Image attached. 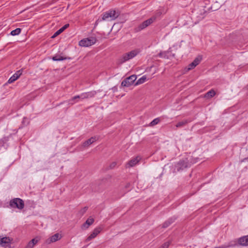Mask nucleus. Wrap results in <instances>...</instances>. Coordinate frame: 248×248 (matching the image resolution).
Segmentation results:
<instances>
[{
    "label": "nucleus",
    "mask_w": 248,
    "mask_h": 248,
    "mask_svg": "<svg viewBox=\"0 0 248 248\" xmlns=\"http://www.w3.org/2000/svg\"><path fill=\"white\" fill-rule=\"evenodd\" d=\"M99 23V22H97V23L96 21L95 23V26H97Z\"/></svg>",
    "instance_id": "nucleus-37"
},
{
    "label": "nucleus",
    "mask_w": 248,
    "mask_h": 248,
    "mask_svg": "<svg viewBox=\"0 0 248 248\" xmlns=\"http://www.w3.org/2000/svg\"><path fill=\"white\" fill-rule=\"evenodd\" d=\"M80 100V95H76L68 101L69 105H73L76 103H78Z\"/></svg>",
    "instance_id": "nucleus-14"
},
{
    "label": "nucleus",
    "mask_w": 248,
    "mask_h": 248,
    "mask_svg": "<svg viewBox=\"0 0 248 248\" xmlns=\"http://www.w3.org/2000/svg\"><path fill=\"white\" fill-rule=\"evenodd\" d=\"M203 13L204 14H206V11H205L204 10H203Z\"/></svg>",
    "instance_id": "nucleus-38"
},
{
    "label": "nucleus",
    "mask_w": 248,
    "mask_h": 248,
    "mask_svg": "<svg viewBox=\"0 0 248 248\" xmlns=\"http://www.w3.org/2000/svg\"><path fill=\"white\" fill-rule=\"evenodd\" d=\"M248 160V157H246L245 158L243 159V161L244 162V161H246L247 160Z\"/></svg>",
    "instance_id": "nucleus-36"
},
{
    "label": "nucleus",
    "mask_w": 248,
    "mask_h": 248,
    "mask_svg": "<svg viewBox=\"0 0 248 248\" xmlns=\"http://www.w3.org/2000/svg\"><path fill=\"white\" fill-rule=\"evenodd\" d=\"M139 51L136 50H133L129 52L128 53H126L122 55V56L118 60V63L119 64H122V63L128 61L130 59H131L135 57L138 54Z\"/></svg>",
    "instance_id": "nucleus-2"
},
{
    "label": "nucleus",
    "mask_w": 248,
    "mask_h": 248,
    "mask_svg": "<svg viewBox=\"0 0 248 248\" xmlns=\"http://www.w3.org/2000/svg\"><path fill=\"white\" fill-rule=\"evenodd\" d=\"M69 26V24H66L64 25L63 27L58 30L57 31H56L54 34L52 36L51 38H54L56 37L57 36L61 34L62 32L66 29H67Z\"/></svg>",
    "instance_id": "nucleus-13"
},
{
    "label": "nucleus",
    "mask_w": 248,
    "mask_h": 248,
    "mask_svg": "<svg viewBox=\"0 0 248 248\" xmlns=\"http://www.w3.org/2000/svg\"><path fill=\"white\" fill-rule=\"evenodd\" d=\"M188 123V121L187 120H184L181 122H179V123H178L175 126L177 128L182 127L186 125Z\"/></svg>",
    "instance_id": "nucleus-26"
},
{
    "label": "nucleus",
    "mask_w": 248,
    "mask_h": 248,
    "mask_svg": "<svg viewBox=\"0 0 248 248\" xmlns=\"http://www.w3.org/2000/svg\"><path fill=\"white\" fill-rule=\"evenodd\" d=\"M192 164H193V162L191 160V158H185L178 162L176 166L177 170H182L184 169L189 167Z\"/></svg>",
    "instance_id": "nucleus-3"
},
{
    "label": "nucleus",
    "mask_w": 248,
    "mask_h": 248,
    "mask_svg": "<svg viewBox=\"0 0 248 248\" xmlns=\"http://www.w3.org/2000/svg\"><path fill=\"white\" fill-rule=\"evenodd\" d=\"M170 244V242L165 243L160 248H168Z\"/></svg>",
    "instance_id": "nucleus-33"
},
{
    "label": "nucleus",
    "mask_w": 248,
    "mask_h": 248,
    "mask_svg": "<svg viewBox=\"0 0 248 248\" xmlns=\"http://www.w3.org/2000/svg\"><path fill=\"white\" fill-rule=\"evenodd\" d=\"M158 56L160 58H167V52L166 51H162L160 52L158 54Z\"/></svg>",
    "instance_id": "nucleus-31"
},
{
    "label": "nucleus",
    "mask_w": 248,
    "mask_h": 248,
    "mask_svg": "<svg viewBox=\"0 0 248 248\" xmlns=\"http://www.w3.org/2000/svg\"><path fill=\"white\" fill-rule=\"evenodd\" d=\"M21 29L16 28V29L12 31L11 32L10 34L13 36L18 35L21 32Z\"/></svg>",
    "instance_id": "nucleus-29"
},
{
    "label": "nucleus",
    "mask_w": 248,
    "mask_h": 248,
    "mask_svg": "<svg viewBox=\"0 0 248 248\" xmlns=\"http://www.w3.org/2000/svg\"><path fill=\"white\" fill-rule=\"evenodd\" d=\"M9 205L12 208L21 210L24 207V202L20 198H15L10 201Z\"/></svg>",
    "instance_id": "nucleus-4"
},
{
    "label": "nucleus",
    "mask_w": 248,
    "mask_h": 248,
    "mask_svg": "<svg viewBox=\"0 0 248 248\" xmlns=\"http://www.w3.org/2000/svg\"><path fill=\"white\" fill-rule=\"evenodd\" d=\"M137 79V76L133 75L125 78L121 83V86L123 87H129L132 85Z\"/></svg>",
    "instance_id": "nucleus-6"
},
{
    "label": "nucleus",
    "mask_w": 248,
    "mask_h": 248,
    "mask_svg": "<svg viewBox=\"0 0 248 248\" xmlns=\"http://www.w3.org/2000/svg\"><path fill=\"white\" fill-rule=\"evenodd\" d=\"M96 42L95 37H90L82 39L79 42V45L81 46L88 47L94 44Z\"/></svg>",
    "instance_id": "nucleus-5"
},
{
    "label": "nucleus",
    "mask_w": 248,
    "mask_h": 248,
    "mask_svg": "<svg viewBox=\"0 0 248 248\" xmlns=\"http://www.w3.org/2000/svg\"><path fill=\"white\" fill-rule=\"evenodd\" d=\"M96 140V137H92L90 139L86 140L82 144V146L83 147H87L89 146L91 144L93 143Z\"/></svg>",
    "instance_id": "nucleus-16"
},
{
    "label": "nucleus",
    "mask_w": 248,
    "mask_h": 248,
    "mask_svg": "<svg viewBox=\"0 0 248 248\" xmlns=\"http://www.w3.org/2000/svg\"><path fill=\"white\" fill-rule=\"evenodd\" d=\"M238 243L242 246H248V235L240 237L238 239Z\"/></svg>",
    "instance_id": "nucleus-15"
},
{
    "label": "nucleus",
    "mask_w": 248,
    "mask_h": 248,
    "mask_svg": "<svg viewBox=\"0 0 248 248\" xmlns=\"http://www.w3.org/2000/svg\"><path fill=\"white\" fill-rule=\"evenodd\" d=\"M9 244H10V239L9 237H0V245L1 246L6 247Z\"/></svg>",
    "instance_id": "nucleus-12"
},
{
    "label": "nucleus",
    "mask_w": 248,
    "mask_h": 248,
    "mask_svg": "<svg viewBox=\"0 0 248 248\" xmlns=\"http://www.w3.org/2000/svg\"><path fill=\"white\" fill-rule=\"evenodd\" d=\"M120 15L118 10L110 9L103 13L102 14V17L98 18L96 22H100L102 21H111L116 19Z\"/></svg>",
    "instance_id": "nucleus-1"
},
{
    "label": "nucleus",
    "mask_w": 248,
    "mask_h": 248,
    "mask_svg": "<svg viewBox=\"0 0 248 248\" xmlns=\"http://www.w3.org/2000/svg\"><path fill=\"white\" fill-rule=\"evenodd\" d=\"M61 235L58 233H55L53 235L51 236L48 239H47L46 241V242L47 244H50L51 243L55 242L61 238Z\"/></svg>",
    "instance_id": "nucleus-9"
},
{
    "label": "nucleus",
    "mask_w": 248,
    "mask_h": 248,
    "mask_svg": "<svg viewBox=\"0 0 248 248\" xmlns=\"http://www.w3.org/2000/svg\"><path fill=\"white\" fill-rule=\"evenodd\" d=\"M116 162H113L112 163H111V164L109 166V168L110 169H113L116 166Z\"/></svg>",
    "instance_id": "nucleus-35"
},
{
    "label": "nucleus",
    "mask_w": 248,
    "mask_h": 248,
    "mask_svg": "<svg viewBox=\"0 0 248 248\" xmlns=\"http://www.w3.org/2000/svg\"><path fill=\"white\" fill-rule=\"evenodd\" d=\"M215 91L214 90L212 89L206 93V94H205V97L211 98L214 97L215 95Z\"/></svg>",
    "instance_id": "nucleus-25"
},
{
    "label": "nucleus",
    "mask_w": 248,
    "mask_h": 248,
    "mask_svg": "<svg viewBox=\"0 0 248 248\" xmlns=\"http://www.w3.org/2000/svg\"><path fill=\"white\" fill-rule=\"evenodd\" d=\"M160 121L159 118H156L154 119L150 124L149 126H153L157 124H158Z\"/></svg>",
    "instance_id": "nucleus-28"
},
{
    "label": "nucleus",
    "mask_w": 248,
    "mask_h": 248,
    "mask_svg": "<svg viewBox=\"0 0 248 248\" xmlns=\"http://www.w3.org/2000/svg\"><path fill=\"white\" fill-rule=\"evenodd\" d=\"M38 240L36 238H33L31 240L28 244L26 248H32L34 245L37 243Z\"/></svg>",
    "instance_id": "nucleus-19"
},
{
    "label": "nucleus",
    "mask_w": 248,
    "mask_h": 248,
    "mask_svg": "<svg viewBox=\"0 0 248 248\" xmlns=\"http://www.w3.org/2000/svg\"><path fill=\"white\" fill-rule=\"evenodd\" d=\"M236 246V243L235 242H230L228 244H225L219 246L218 248H228L231 247H233Z\"/></svg>",
    "instance_id": "nucleus-22"
},
{
    "label": "nucleus",
    "mask_w": 248,
    "mask_h": 248,
    "mask_svg": "<svg viewBox=\"0 0 248 248\" xmlns=\"http://www.w3.org/2000/svg\"><path fill=\"white\" fill-rule=\"evenodd\" d=\"M12 134H11L8 136H4L0 140V142L3 144V145L7 144L9 141L10 139L12 137Z\"/></svg>",
    "instance_id": "nucleus-20"
},
{
    "label": "nucleus",
    "mask_w": 248,
    "mask_h": 248,
    "mask_svg": "<svg viewBox=\"0 0 248 248\" xmlns=\"http://www.w3.org/2000/svg\"><path fill=\"white\" fill-rule=\"evenodd\" d=\"M66 59V57L62 56L60 55H55L52 58V60L54 61H61Z\"/></svg>",
    "instance_id": "nucleus-23"
},
{
    "label": "nucleus",
    "mask_w": 248,
    "mask_h": 248,
    "mask_svg": "<svg viewBox=\"0 0 248 248\" xmlns=\"http://www.w3.org/2000/svg\"><path fill=\"white\" fill-rule=\"evenodd\" d=\"M247 88L248 89V84L247 86Z\"/></svg>",
    "instance_id": "nucleus-39"
},
{
    "label": "nucleus",
    "mask_w": 248,
    "mask_h": 248,
    "mask_svg": "<svg viewBox=\"0 0 248 248\" xmlns=\"http://www.w3.org/2000/svg\"><path fill=\"white\" fill-rule=\"evenodd\" d=\"M100 228H95L93 232L87 238L86 242H88L95 238L100 232Z\"/></svg>",
    "instance_id": "nucleus-10"
},
{
    "label": "nucleus",
    "mask_w": 248,
    "mask_h": 248,
    "mask_svg": "<svg viewBox=\"0 0 248 248\" xmlns=\"http://www.w3.org/2000/svg\"><path fill=\"white\" fill-rule=\"evenodd\" d=\"M140 158L139 157H135L132 159H131L126 164V167H132L136 165L139 161Z\"/></svg>",
    "instance_id": "nucleus-11"
},
{
    "label": "nucleus",
    "mask_w": 248,
    "mask_h": 248,
    "mask_svg": "<svg viewBox=\"0 0 248 248\" xmlns=\"http://www.w3.org/2000/svg\"><path fill=\"white\" fill-rule=\"evenodd\" d=\"M156 19L155 16H152L148 19L143 21L144 23L146 25L147 27L151 25L154 21Z\"/></svg>",
    "instance_id": "nucleus-24"
},
{
    "label": "nucleus",
    "mask_w": 248,
    "mask_h": 248,
    "mask_svg": "<svg viewBox=\"0 0 248 248\" xmlns=\"http://www.w3.org/2000/svg\"><path fill=\"white\" fill-rule=\"evenodd\" d=\"M201 61V59L199 58H196L195 60L189 64L188 66V70H191L195 68L197 65L199 64Z\"/></svg>",
    "instance_id": "nucleus-17"
},
{
    "label": "nucleus",
    "mask_w": 248,
    "mask_h": 248,
    "mask_svg": "<svg viewBox=\"0 0 248 248\" xmlns=\"http://www.w3.org/2000/svg\"><path fill=\"white\" fill-rule=\"evenodd\" d=\"M146 27H147L146 26L145 23H144V22H143L142 23L140 24L137 28H136V31H140L144 29Z\"/></svg>",
    "instance_id": "nucleus-27"
},
{
    "label": "nucleus",
    "mask_w": 248,
    "mask_h": 248,
    "mask_svg": "<svg viewBox=\"0 0 248 248\" xmlns=\"http://www.w3.org/2000/svg\"><path fill=\"white\" fill-rule=\"evenodd\" d=\"M146 79V77L144 76H142L141 78H140L137 80V81L136 82L135 84L139 85V84H142L145 81Z\"/></svg>",
    "instance_id": "nucleus-30"
},
{
    "label": "nucleus",
    "mask_w": 248,
    "mask_h": 248,
    "mask_svg": "<svg viewBox=\"0 0 248 248\" xmlns=\"http://www.w3.org/2000/svg\"><path fill=\"white\" fill-rule=\"evenodd\" d=\"M94 222V219L93 218H89L86 221V222L82 225L81 228L82 229H87Z\"/></svg>",
    "instance_id": "nucleus-18"
},
{
    "label": "nucleus",
    "mask_w": 248,
    "mask_h": 248,
    "mask_svg": "<svg viewBox=\"0 0 248 248\" xmlns=\"http://www.w3.org/2000/svg\"><path fill=\"white\" fill-rule=\"evenodd\" d=\"M87 209H88V207H87V206L84 207V208H82L80 210L79 214L81 215H83L87 211Z\"/></svg>",
    "instance_id": "nucleus-32"
},
{
    "label": "nucleus",
    "mask_w": 248,
    "mask_h": 248,
    "mask_svg": "<svg viewBox=\"0 0 248 248\" xmlns=\"http://www.w3.org/2000/svg\"><path fill=\"white\" fill-rule=\"evenodd\" d=\"M22 123L24 125H27L29 123L28 119L26 117H24L22 121Z\"/></svg>",
    "instance_id": "nucleus-34"
},
{
    "label": "nucleus",
    "mask_w": 248,
    "mask_h": 248,
    "mask_svg": "<svg viewBox=\"0 0 248 248\" xmlns=\"http://www.w3.org/2000/svg\"><path fill=\"white\" fill-rule=\"evenodd\" d=\"M175 218H170L166 221H165L162 225V227L164 228H166L169 226L172 222H173L175 220Z\"/></svg>",
    "instance_id": "nucleus-21"
},
{
    "label": "nucleus",
    "mask_w": 248,
    "mask_h": 248,
    "mask_svg": "<svg viewBox=\"0 0 248 248\" xmlns=\"http://www.w3.org/2000/svg\"><path fill=\"white\" fill-rule=\"evenodd\" d=\"M22 69L16 71L8 80L9 83H12L17 80L22 74Z\"/></svg>",
    "instance_id": "nucleus-8"
},
{
    "label": "nucleus",
    "mask_w": 248,
    "mask_h": 248,
    "mask_svg": "<svg viewBox=\"0 0 248 248\" xmlns=\"http://www.w3.org/2000/svg\"><path fill=\"white\" fill-rule=\"evenodd\" d=\"M97 93V91H92L89 92L83 93L80 95V100H82L85 99H88L93 97Z\"/></svg>",
    "instance_id": "nucleus-7"
}]
</instances>
